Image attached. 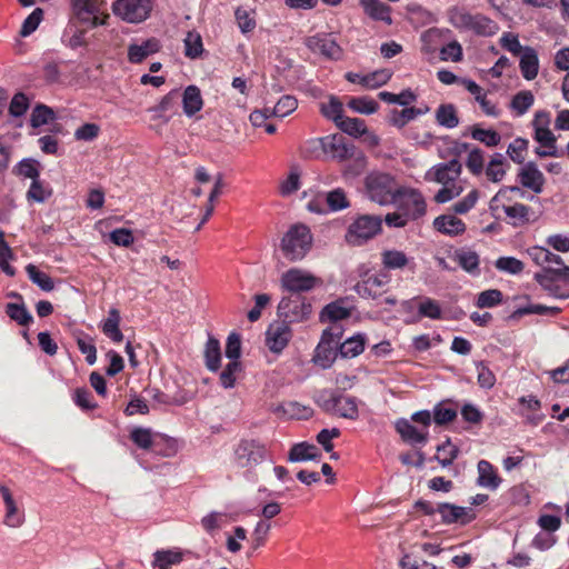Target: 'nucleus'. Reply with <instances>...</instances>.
I'll use <instances>...</instances> for the list:
<instances>
[{
	"instance_id": "nucleus-4",
	"label": "nucleus",
	"mask_w": 569,
	"mask_h": 569,
	"mask_svg": "<svg viewBox=\"0 0 569 569\" xmlns=\"http://www.w3.org/2000/svg\"><path fill=\"white\" fill-rule=\"evenodd\" d=\"M368 197L381 206L397 201L401 190L396 189L395 179L388 173L373 172L366 178Z\"/></svg>"
},
{
	"instance_id": "nucleus-35",
	"label": "nucleus",
	"mask_w": 569,
	"mask_h": 569,
	"mask_svg": "<svg viewBox=\"0 0 569 569\" xmlns=\"http://www.w3.org/2000/svg\"><path fill=\"white\" fill-rule=\"evenodd\" d=\"M338 353L339 347L336 345H329L326 341H320L316 348L313 361L323 369H327L335 362Z\"/></svg>"
},
{
	"instance_id": "nucleus-51",
	"label": "nucleus",
	"mask_w": 569,
	"mask_h": 569,
	"mask_svg": "<svg viewBox=\"0 0 569 569\" xmlns=\"http://www.w3.org/2000/svg\"><path fill=\"white\" fill-rule=\"evenodd\" d=\"M326 202L331 211L347 209L350 202L343 189L337 188L326 194Z\"/></svg>"
},
{
	"instance_id": "nucleus-31",
	"label": "nucleus",
	"mask_w": 569,
	"mask_h": 569,
	"mask_svg": "<svg viewBox=\"0 0 569 569\" xmlns=\"http://www.w3.org/2000/svg\"><path fill=\"white\" fill-rule=\"evenodd\" d=\"M203 100L200 89L196 86H188L182 94L183 112L188 117L194 116L202 109Z\"/></svg>"
},
{
	"instance_id": "nucleus-36",
	"label": "nucleus",
	"mask_w": 569,
	"mask_h": 569,
	"mask_svg": "<svg viewBox=\"0 0 569 569\" xmlns=\"http://www.w3.org/2000/svg\"><path fill=\"white\" fill-rule=\"evenodd\" d=\"M420 108L409 107L402 110L391 109L388 114V122L396 128H403L409 121L416 117L425 114Z\"/></svg>"
},
{
	"instance_id": "nucleus-6",
	"label": "nucleus",
	"mask_w": 569,
	"mask_h": 569,
	"mask_svg": "<svg viewBox=\"0 0 569 569\" xmlns=\"http://www.w3.org/2000/svg\"><path fill=\"white\" fill-rule=\"evenodd\" d=\"M266 456V446L256 439H242L234 448V460L241 468L252 469L262 462Z\"/></svg>"
},
{
	"instance_id": "nucleus-25",
	"label": "nucleus",
	"mask_w": 569,
	"mask_h": 569,
	"mask_svg": "<svg viewBox=\"0 0 569 569\" xmlns=\"http://www.w3.org/2000/svg\"><path fill=\"white\" fill-rule=\"evenodd\" d=\"M477 468H478V479H477L478 486L490 489V490H496L500 486L501 478L498 476L493 466L489 461L480 460L478 462Z\"/></svg>"
},
{
	"instance_id": "nucleus-21",
	"label": "nucleus",
	"mask_w": 569,
	"mask_h": 569,
	"mask_svg": "<svg viewBox=\"0 0 569 569\" xmlns=\"http://www.w3.org/2000/svg\"><path fill=\"white\" fill-rule=\"evenodd\" d=\"M391 78L389 70H377L366 76L359 73L348 72L346 79L352 83H360L367 89H376L386 84Z\"/></svg>"
},
{
	"instance_id": "nucleus-19",
	"label": "nucleus",
	"mask_w": 569,
	"mask_h": 569,
	"mask_svg": "<svg viewBox=\"0 0 569 569\" xmlns=\"http://www.w3.org/2000/svg\"><path fill=\"white\" fill-rule=\"evenodd\" d=\"M549 122V113L545 111L537 112L532 122L535 127V140L545 148H553V143L557 142L555 134L548 128Z\"/></svg>"
},
{
	"instance_id": "nucleus-41",
	"label": "nucleus",
	"mask_w": 569,
	"mask_h": 569,
	"mask_svg": "<svg viewBox=\"0 0 569 569\" xmlns=\"http://www.w3.org/2000/svg\"><path fill=\"white\" fill-rule=\"evenodd\" d=\"M336 415L345 419H358L359 410L357 399L355 397L340 395Z\"/></svg>"
},
{
	"instance_id": "nucleus-32",
	"label": "nucleus",
	"mask_w": 569,
	"mask_h": 569,
	"mask_svg": "<svg viewBox=\"0 0 569 569\" xmlns=\"http://www.w3.org/2000/svg\"><path fill=\"white\" fill-rule=\"evenodd\" d=\"M120 312L112 308L109 310L107 319L103 320L101 330L113 342L119 343L123 340V333L120 330Z\"/></svg>"
},
{
	"instance_id": "nucleus-14",
	"label": "nucleus",
	"mask_w": 569,
	"mask_h": 569,
	"mask_svg": "<svg viewBox=\"0 0 569 569\" xmlns=\"http://www.w3.org/2000/svg\"><path fill=\"white\" fill-rule=\"evenodd\" d=\"M322 149L332 158L343 161L355 156L356 147L348 142L345 137L333 134L321 140Z\"/></svg>"
},
{
	"instance_id": "nucleus-56",
	"label": "nucleus",
	"mask_w": 569,
	"mask_h": 569,
	"mask_svg": "<svg viewBox=\"0 0 569 569\" xmlns=\"http://www.w3.org/2000/svg\"><path fill=\"white\" fill-rule=\"evenodd\" d=\"M466 166L473 176H480L485 170L483 151L479 148H473L472 150H470L466 161Z\"/></svg>"
},
{
	"instance_id": "nucleus-12",
	"label": "nucleus",
	"mask_w": 569,
	"mask_h": 569,
	"mask_svg": "<svg viewBox=\"0 0 569 569\" xmlns=\"http://www.w3.org/2000/svg\"><path fill=\"white\" fill-rule=\"evenodd\" d=\"M462 166L458 159H452L446 163H438L427 171L425 179L435 181L442 186L452 184L461 174Z\"/></svg>"
},
{
	"instance_id": "nucleus-57",
	"label": "nucleus",
	"mask_w": 569,
	"mask_h": 569,
	"mask_svg": "<svg viewBox=\"0 0 569 569\" xmlns=\"http://www.w3.org/2000/svg\"><path fill=\"white\" fill-rule=\"evenodd\" d=\"M528 140L525 138H516L507 149V154L510 157V159L516 163H523L525 156L523 152L528 149Z\"/></svg>"
},
{
	"instance_id": "nucleus-44",
	"label": "nucleus",
	"mask_w": 569,
	"mask_h": 569,
	"mask_svg": "<svg viewBox=\"0 0 569 569\" xmlns=\"http://www.w3.org/2000/svg\"><path fill=\"white\" fill-rule=\"evenodd\" d=\"M381 260L383 267L389 270L402 269L409 262V259L407 258L405 252L399 250H385L381 253Z\"/></svg>"
},
{
	"instance_id": "nucleus-34",
	"label": "nucleus",
	"mask_w": 569,
	"mask_h": 569,
	"mask_svg": "<svg viewBox=\"0 0 569 569\" xmlns=\"http://www.w3.org/2000/svg\"><path fill=\"white\" fill-rule=\"evenodd\" d=\"M509 164L501 153H495L485 169L487 179L491 182H500L506 176Z\"/></svg>"
},
{
	"instance_id": "nucleus-55",
	"label": "nucleus",
	"mask_w": 569,
	"mask_h": 569,
	"mask_svg": "<svg viewBox=\"0 0 569 569\" xmlns=\"http://www.w3.org/2000/svg\"><path fill=\"white\" fill-rule=\"evenodd\" d=\"M298 107V101L292 96H283L281 97L276 106L271 109L273 117L283 118L291 112H293Z\"/></svg>"
},
{
	"instance_id": "nucleus-54",
	"label": "nucleus",
	"mask_w": 569,
	"mask_h": 569,
	"mask_svg": "<svg viewBox=\"0 0 569 569\" xmlns=\"http://www.w3.org/2000/svg\"><path fill=\"white\" fill-rule=\"evenodd\" d=\"M350 315L349 310L337 302H331L327 305L321 311L320 318L321 321L330 320L337 322L338 320H342L348 318Z\"/></svg>"
},
{
	"instance_id": "nucleus-30",
	"label": "nucleus",
	"mask_w": 569,
	"mask_h": 569,
	"mask_svg": "<svg viewBox=\"0 0 569 569\" xmlns=\"http://www.w3.org/2000/svg\"><path fill=\"white\" fill-rule=\"evenodd\" d=\"M520 71L526 80H532L537 77L539 70V60L537 52L531 47H525L520 57Z\"/></svg>"
},
{
	"instance_id": "nucleus-33",
	"label": "nucleus",
	"mask_w": 569,
	"mask_h": 569,
	"mask_svg": "<svg viewBox=\"0 0 569 569\" xmlns=\"http://www.w3.org/2000/svg\"><path fill=\"white\" fill-rule=\"evenodd\" d=\"M183 560V553L179 549H162L153 553L152 567L158 569H170Z\"/></svg>"
},
{
	"instance_id": "nucleus-27",
	"label": "nucleus",
	"mask_w": 569,
	"mask_h": 569,
	"mask_svg": "<svg viewBox=\"0 0 569 569\" xmlns=\"http://www.w3.org/2000/svg\"><path fill=\"white\" fill-rule=\"evenodd\" d=\"M433 227L441 233L448 236H458L466 231L465 222L452 216V214H442L435 219Z\"/></svg>"
},
{
	"instance_id": "nucleus-60",
	"label": "nucleus",
	"mask_w": 569,
	"mask_h": 569,
	"mask_svg": "<svg viewBox=\"0 0 569 569\" xmlns=\"http://www.w3.org/2000/svg\"><path fill=\"white\" fill-rule=\"evenodd\" d=\"M174 96L176 91H171L170 93L166 94L157 106L148 109V111L152 113L153 120L162 119L164 123L169 121V118L164 117V112L171 108Z\"/></svg>"
},
{
	"instance_id": "nucleus-62",
	"label": "nucleus",
	"mask_w": 569,
	"mask_h": 569,
	"mask_svg": "<svg viewBox=\"0 0 569 569\" xmlns=\"http://www.w3.org/2000/svg\"><path fill=\"white\" fill-rule=\"evenodd\" d=\"M130 439L141 449H151L153 445L150 429L137 427L130 432Z\"/></svg>"
},
{
	"instance_id": "nucleus-48",
	"label": "nucleus",
	"mask_w": 569,
	"mask_h": 569,
	"mask_svg": "<svg viewBox=\"0 0 569 569\" xmlns=\"http://www.w3.org/2000/svg\"><path fill=\"white\" fill-rule=\"evenodd\" d=\"M347 106L355 112L362 114H372L379 108L378 102L369 97L350 98Z\"/></svg>"
},
{
	"instance_id": "nucleus-49",
	"label": "nucleus",
	"mask_w": 569,
	"mask_h": 569,
	"mask_svg": "<svg viewBox=\"0 0 569 569\" xmlns=\"http://www.w3.org/2000/svg\"><path fill=\"white\" fill-rule=\"evenodd\" d=\"M54 111L50 107L39 103L32 110L30 124L33 128H38L49 123L50 121L54 120Z\"/></svg>"
},
{
	"instance_id": "nucleus-52",
	"label": "nucleus",
	"mask_w": 569,
	"mask_h": 569,
	"mask_svg": "<svg viewBox=\"0 0 569 569\" xmlns=\"http://www.w3.org/2000/svg\"><path fill=\"white\" fill-rule=\"evenodd\" d=\"M26 271L31 281L38 284L43 291H51L54 288L53 280L47 273L41 272L33 264H28Z\"/></svg>"
},
{
	"instance_id": "nucleus-29",
	"label": "nucleus",
	"mask_w": 569,
	"mask_h": 569,
	"mask_svg": "<svg viewBox=\"0 0 569 569\" xmlns=\"http://www.w3.org/2000/svg\"><path fill=\"white\" fill-rule=\"evenodd\" d=\"M560 278L557 276V272L553 268L545 267L541 272H537L535 274V280L547 291H549L555 297L565 299L568 298V293L560 292L559 286L555 282Z\"/></svg>"
},
{
	"instance_id": "nucleus-22",
	"label": "nucleus",
	"mask_w": 569,
	"mask_h": 569,
	"mask_svg": "<svg viewBox=\"0 0 569 569\" xmlns=\"http://www.w3.org/2000/svg\"><path fill=\"white\" fill-rule=\"evenodd\" d=\"M503 211L510 219V224L516 228L529 224L538 219L530 207L519 202L512 206H503Z\"/></svg>"
},
{
	"instance_id": "nucleus-5",
	"label": "nucleus",
	"mask_w": 569,
	"mask_h": 569,
	"mask_svg": "<svg viewBox=\"0 0 569 569\" xmlns=\"http://www.w3.org/2000/svg\"><path fill=\"white\" fill-rule=\"evenodd\" d=\"M381 223L379 216H360L349 226L346 241L351 246H362L381 231Z\"/></svg>"
},
{
	"instance_id": "nucleus-9",
	"label": "nucleus",
	"mask_w": 569,
	"mask_h": 569,
	"mask_svg": "<svg viewBox=\"0 0 569 569\" xmlns=\"http://www.w3.org/2000/svg\"><path fill=\"white\" fill-rule=\"evenodd\" d=\"M0 495L4 505L2 523L10 529H18L26 522V513L10 488L0 483Z\"/></svg>"
},
{
	"instance_id": "nucleus-11",
	"label": "nucleus",
	"mask_w": 569,
	"mask_h": 569,
	"mask_svg": "<svg viewBox=\"0 0 569 569\" xmlns=\"http://www.w3.org/2000/svg\"><path fill=\"white\" fill-rule=\"evenodd\" d=\"M292 338L291 328L286 320L273 321L266 331V345L273 353H280Z\"/></svg>"
},
{
	"instance_id": "nucleus-47",
	"label": "nucleus",
	"mask_w": 569,
	"mask_h": 569,
	"mask_svg": "<svg viewBox=\"0 0 569 569\" xmlns=\"http://www.w3.org/2000/svg\"><path fill=\"white\" fill-rule=\"evenodd\" d=\"M320 111L323 117L335 121L336 126H338L339 121L343 118V106L336 97H330L328 102H322L320 104Z\"/></svg>"
},
{
	"instance_id": "nucleus-50",
	"label": "nucleus",
	"mask_w": 569,
	"mask_h": 569,
	"mask_svg": "<svg viewBox=\"0 0 569 569\" xmlns=\"http://www.w3.org/2000/svg\"><path fill=\"white\" fill-rule=\"evenodd\" d=\"M203 51L202 39L198 32L189 31L184 38V54L188 58L196 59Z\"/></svg>"
},
{
	"instance_id": "nucleus-16",
	"label": "nucleus",
	"mask_w": 569,
	"mask_h": 569,
	"mask_svg": "<svg viewBox=\"0 0 569 569\" xmlns=\"http://www.w3.org/2000/svg\"><path fill=\"white\" fill-rule=\"evenodd\" d=\"M401 196L405 200L401 202V207L405 209L410 220H416L426 214L427 203L422 193L416 189L401 190Z\"/></svg>"
},
{
	"instance_id": "nucleus-1",
	"label": "nucleus",
	"mask_w": 569,
	"mask_h": 569,
	"mask_svg": "<svg viewBox=\"0 0 569 569\" xmlns=\"http://www.w3.org/2000/svg\"><path fill=\"white\" fill-rule=\"evenodd\" d=\"M449 23L462 31H472L477 36L490 37L498 32L499 26L482 13H470L466 8L453 6L447 10Z\"/></svg>"
},
{
	"instance_id": "nucleus-37",
	"label": "nucleus",
	"mask_w": 569,
	"mask_h": 569,
	"mask_svg": "<svg viewBox=\"0 0 569 569\" xmlns=\"http://www.w3.org/2000/svg\"><path fill=\"white\" fill-rule=\"evenodd\" d=\"M436 121L439 126L453 129L459 124L457 108L452 103H442L436 110Z\"/></svg>"
},
{
	"instance_id": "nucleus-3",
	"label": "nucleus",
	"mask_w": 569,
	"mask_h": 569,
	"mask_svg": "<svg viewBox=\"0 0 569 569\" xmlns=\"http://www.w3.org/2000/svg\"><path fill=\"white\" fill-rule=\"evenodd\" d=\"M109 14L104 12L100 0H72L71 22L76 27H84V30L103 26Z\"/></svg>"
},
{
	"instance_id": "nucleus-23",
	"label": "nucleus",
	"mask_w": 569,
	"mask_h": 569,
	"mask_svg": "<svg viewBox=\"0 0 569 569\" xmlns=\"http://www.w3.org/2000/svg\"><path fill=\"white\" fill-rule=\"evenodd\" d=\"M161 48L157 38H149L141 44H130L128 47V60L131 63H141L150 54L158 52Z\"/></svg>"
},
{
	"instance_id": "nucleus-61",
	"label": "nucleus",
	"mask_w": 569,
	"mask_h": 569,
	"mask_svg": "<svg viewBox=\"0 0 569 569\" xmlns=\"http://www.w3.org/2000/svg\"><path fill=\"white\" fill-rule=\"evenodd\" d=\"M502 301V292L498 289H489L480 292L477 299L478 308H492Z\"/></svg>"
},
{
	"instance_id": "nucleus-20",
	"label": "nucleus",
	"mask_w": 569,
	"mask_h": 569,
	"mask_svg": "<svg viewBox=\"0 0 569 569\" xmlns=\"http://www.w3.org/2000/svg\"><path fill=\"white\" fill-rule=\"evenodd\" d=\"M520 183L536 193L542 191L545 177L535 162L526 163L518 173Z\"/></svg>"
},
{
	"instance_id": "nucleus-8",
	"label": "nucleus",
	"mask_w": 569,
	"mask_h": 569,
	"mask_svg": "<svg viewBox=\"0 0 569 569\" xmlns=\"http://www.w3.org/2000/svg\"><path fill=\"white\" fill-rule=\"evenodd\" d=\"M151 9L150 0H117L112 6L114 14L129 23L144 21Z\"/></svg>"
},
{
	"instance_id": "nucleus-64",
	"label": "nucleus",
	"mask_w": 569,
	"mask_h": 569,
	"mask_svg": "<svg viewBox=\"0 0 569 569\" xmlns=\"http://www.w3.org/2000/svg\"><path fill=\"white\" fill-rule=\"evenodd\" d=\"M496 268L511 274H518L523 270V262L513 257H501L496 263Z\"/></svg>"
},
{
	"instance_id": "nucleus-53",
	"label": "nucleus",
	"mask_w": 569,
	"mask_h": 569,
	"mask_svg": "<svg viewBox=\"0 0 569 569\" xmlns=\"http://www.w3.org/2000/svg\"><path fill=\"white\" fill-rule=\"evenodd\" d=\"M535 97L531 91L525 90L518 92L511 100L510 107L517 112V114H525L529 108L533 104Z\"/></svg>"
},
{
	"instance_id": "nucleus-59",
	"label": "nucleus",
	"mask_w": 569,
	"mask_h": 569,
	"mask_svg": "<svg viewBox=\"0 0 569 569\" xmlns=\"http://www.w3.org/2000/svg\"><path fill=\"white\" fill-rule=\"evenodd\" d=\"M271 525L269 522L262 520L257 522L256 528L252 532V551H256L266 545Z\"/></svg>"
},
{
	"instance_id": "nucleus-10",
	"label": "nucleus",
	"mask_w": 569,
	"mask_h": 569,
	"mask_svg": "<svg viewBox=\"0 0 569 569\" xmlns=\"http://www.w3.org/2000/svg\"><path fill=\"white\" fill-rule=\"evenodd\" d=\"M278 311L286 321H302L311 313V305L300 295H290L280 300Z\"/></svg>"
},
{
	"instance_id": "nucleus-58",
	"label": "nucleus",
	"mask_w": 569,
	"mask_h": 569,
	"mask_svg": "<svg viewBox=\"0 0 569 569\" xmlns=\"http://www.w3.org/2000/svg\"><path fill=\"white\" fill-rule=\"evenodd\" d=\"M43 19V10L36 8L23 21L20 30L21 37H28L37 30Z\"/></svg>"
},
{
	"instance_id": "nucleus-46",
	"label": "nucleus",
	"mask_w": 569,
	"mask_h": 569,
	"mask_svg": "<svg viewBox=\"0 0 569 569\" xmlns=\"http://www.w3.org/2000/svg\"><path fill=\"white\" fill-rule=\"evenodd\" d=\"M6 313L11 320L16 321L20 326H28L33 320L31 313L23 303H7Z\"/></svg>"
},
{
	"instance_id": "nucleus-40",
	"label": "nucleus",
	"mask_w": 569,
	"mask_h": 569,
	"mask_svg": "<svg viewBox=\"0 0 569 569\" xmlns=\"http://www.w3.org/2000/svg\"><path fill=\"white\" fill-rule=\"evenodd\" d=\"M365 349V337L362 335H356L348 338L345 342L339 346V355L342 358H353L359 356Z\"/></svg>"
},
{
	"instance_id": "nucleus-43",
	"label": "nucleus",
	"mask_w": 569,
	"mask_h": 569,
	"mask_svg": "<svg viewBox=\"0 0 569 569\" xmlns=\"http://www.w3.org/2000/svg\"><path fill=\"white\" fill-rule=\"evenodd\" d=\"M471 137L487 147H497L501 141L499 132L492 129H482L479 126L471 127Z\"/></svg>"
},
{
	"instance_id": "nucleus-45",
	"label": "nucleus",
	"mask_w": 569,
	"mask_h": 569,
	"mask_svg": "<svg viewBox=\"0 0 569 569\" xmlns=\"http://www.w3.org/2000/svg\"><path fill=\"white\" fill-rule=\"evenodd\" d=\"M341 131L355 138L361 137L367 132L365 120L360 118L343 117L337 126Z\"/></svg>"
},
{
	"instance_id": "nucleus-7",
	"label": "nucleus",
	"mask_w": 569,
	"mask_h": 569,
	"mask_svg": "<svg viewBox=\"0 0 569 569\" xmlns=\"http://www.w3.org/2000/svg\"><path fill=\"white\" fill-rule=\"evenodd\" d=\"M321 282V279L299 268L289 269L280 279L281 288L293 296L310 291Z\"/></svg>"
},
{
	"instance_id": "nucleus-18",
	"label": "nucleus",
	"mask_w": 569,
	"mask_h": 569,
	"mask_svg": "<svg viewBox=\"0 0 569 569\" xmlns=\"http://www.w3.org/2000/svg\"><path fill=\"white\" fill-rule=\"evenodd\" d=\"M415 300H418V298L403 301L402 308L406 311H410ZM441 316H442V310H441L440 303L435 299L423 297V298H419L418 317H417V319L412 320V322L419 321L421 318H429L432 320H438L441 318Z\"/></svg>"
},
{
	"instance_id": "nucleus-42",
	"label": "nucleus",
	"mask_w": 569,
	"mask_h": 569,
	"mask_svg": "<svg viewBox=\"0 0 569 569\" xmlns=\"http://www.w3.org/2000/svg\"><path fill=\"white\" fill-rule=\"evenodd\" d=\"M438 455L435 459L442 466L449 467L459 455V448L448 438L443 443L437 447Z\"/></svg>"
},
{
	"instance_id": "nucleus-26",
	"label": "nucleus",
	"mask_w": 569,
	"mask_h": 569,
	"mask_svg": "<svg viewBox=\"0 0 569 569\" xmlns=\"http://www.w3.org/2000/svg\"><path fill=\"white\" fill-rule=\"evenodd\" d=\"M460 82L471 94L475 96L476 101L480 104L482 111L487 116H499L498 108L491 103V101L487 100L486 94L482 92V88L479 84L470 79H461Z\"/></svg>"
},
{
	"instance_id": "nucleus-13",
	"label": "nucleus",
	"mask_w": 569,
	"mask_h": 569,
	"mask_svg": "<svg viewBox=\"0 0 569 569\" xmlns=\"http://www.w3.org/2000/svg\"><path fill=\"white\" fill-rule=\"evenodd\" d=\"M306 46L313 53L322 54L328 59L338 60L342 56L341 47L327 34H316L306 39Z\"/></svg>"
},
{
	"instance_id": "nucleus-17",
	"label": "nucleus",
	"mask_w": 569,
	"mask_h": 569,
	"mask_svg": "<svg viewBox=\"0 0 569 569\" xmlns=\"http://www.w3.org/2000/svg\"><path fill=\"white\" fill-rule=\"evenodd\" d=\"M437 512L441 516V521L447 525L455 522L465 525L476 517L471 509L447 502L439 503L437 506Z\"/></svg>"
},
{
	"instance_id": "nucleus-15",
	"label": "nucleus",
	"mask_w": 569,
	"mask_h": 569,
	"mask_svg": "<svg viewBox=\"0 0 569 569\" xmlns=\"http://www.w3.org/2000/svg\"><path fill=\"white\" fill-rule=\"evenodd\" d=\"M389 282L387 274H370L355 284V291L361 298L377 299L383 292V287Z\"/></svg>"
},
{
	"instance_id": "nucleus-39",
	"label": "nucleus",
	"mask_w": 569,
	"mask_h": 569,
	"mask_svg": "<svg viewBox=\"0 0 569 569\" xmlns=\"http://www.w3.org/2000/svg\"><path fill=\"white\" fill-rule=\"evenodd\" d=\"M206 366L210 371H217L220 368L221 350L220 342L212 336H209L204 348Z\"/></svg>"
},
{
	"instance_id": "nucleus-24",
	"label": "nucleus",
	"mask_w": 569,
	"mask_h": 569,
	"mask_svg": "<svg viewBox=\"0 0 569 569\" xmlns=\"http://www.w3.org/2000/svg\"><path fill=\"white\" fill-rule=\"evenodd\" d=\"M396 430L400 435L401 439L410 445H423L428 440V431L417 429L406 419H399L396 422Z\"/></svg>"
},
{
	"instance_id": "nucleus-63",
	"label": "nucleus",
	"mask_w": 569,
	"mask_h": 569,
	"mask_svg": "<svg viewBox=\"0 0 569 569\" xmlns=\"http://www.w3.org/2000/svg\"><path fill=\"white\" fill-rule=\"evenodd\" d=\"M340 393L322 391L318 396V405L327 413L336 415L337 407L339 406Z\"/></svg>"
},
{
	"instance_id": "nucleus-2",
	"label": "nucleus",
	"mask_w": 569,
	"mask_h": 569,
	"mask_svg": "<svg viewBox=\"0 0 569 569\" xmlns=\"http://www.w3.org/2000/svg\"><path fill=\"white\" fill-rule=\"evenodd\" d=\"M311 246V231L302 223L292 224L283 234L280 243L284 258L290 261H298L305 258Z\"/></svg>"
},
{
	"instance_id": "nucleus-28",
	"label": "nucleus",
	"mask_w": 569,
	"mask_h": 569,
	"mask_svg": "<svg viewBox=\"0 0 569 569\" xmlns=\"http://www.w3.org/2000/svg\"><path fill=\"white\" fill-rule=\"evenodd\" d=\"M360 4L362 6L366 14L371 19L376 21H383L387 24L392 23V18L390 16L391 8L388 4L379 0H360Z\"/></svg>"
},
{
	"instance_id": "nucleus-38",
	"label": "nucleus",
	"mask_w": 569,
	"mask_h": 569,
	"mask_svg": "<svg viewBox=\"0 0 569 569\" xmlns=\"http://www.w3.org/2000/svg\"><path fill=\"white\" fill-rule=\"evenodd\" d=\"M319 457L320 455L318 453L316 446L307 442H300L292 446L288 455V460L292 462L318 460Z\"/></svg>"
}]
</instances>
